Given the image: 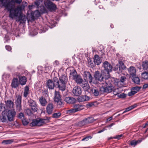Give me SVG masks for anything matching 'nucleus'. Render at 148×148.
Here are the masks:
<instances>
[{"instance_id": "obj_59", "label": "nucleus", "mask_w": 148, "mask_h": 148, "mask_svg": "<svg viewBox=\"0 0 148 148\" xmlns=\"http://www.w3.org/2000/svg\"><path fill=\"white\" fill-rule=\"evenodd\" d=\"M88 64H89L90 65H91L92 64V61L91 59L90 58H88Z\"/></svg>"}, {"instance_id": "obj_24", "label": "nucleus", "mask_w": 148, "mask_h": 148, "mask_svg": "<svg viewBox=\"0 0 148 148\" xmlns=\"http://www.w3.org/2000/svg\"><path fill=\"white\" fill-rule=\"evenodd\" d=\"M89 99V98L86 95H82L78 98V100L79 102H82L88 101Z\"/></svg>"}, {"instance_id": "obj_61", "label": "nucleus", "mask_w": 148, "mask_h": 148, "mask_svg": "<svg viewBox=\"0 0 148 148\" xmlns=\"http://www.w3.org/2000/svg\"><path fill=\"white\" fill-rule=\"evenodd\" d=\"M145 139V138H142L136 141V140L137 144L140 143L143 140H144Z\"/></svg>"}, {"instance_id": "obj_17", "label": "nucleus", "mask_w": 148, "mask_h": 148, "mask_svg": "<svg viewBox=\"0 0 148 148\" xmlns=\"http://www.w3.org/2000/svg\"><path fill=\"white\" fill-rule=\"evenodd\" d=\"M5 107L7 109V110H10V109H13V107L14 106V103L13 101L10 100H8L7 101H5Z\"/></svg>"}, {"instance_id": "obj_27", "label": "nucleus", "mask_w": 148, "mask_h": 148, "mask_svg": "<svg viewBox=\"0 0 148 148\" xmlns=\"http://www.w3.org/2000/svg\"><path fill=\"white\" fill-rule=\"evenodd\" d=\"M29 88L28 86H26L24 89V92H23V96L25 98L27 97L28 95L29 94Z\"/></svg>"}, {"instance_id": "obj_53", "label": "nucleus", "mask_w": 148, "mask_h": 148, "mask_svg": "<svg viewBox=\"0 0 148 148\" xmlns=\"http://www.w3.org/2000/svg\"><path fill=\"white\" fill-rule=\"evenodd\" d=\"M43 119V120H44V122L45 124L46 123H48L49 122V120L50 119V117H46V118H45V119Z\"/></svg>"}, {"instance_id": "obj_12", "label": "nucleus", "mask_w": 148, "mask_h": 148, "mask_svg": "<svg viewBox=\"0 0 148 148\" xmlns=\"http://www.w3.org/2000/svg\"><path fill=\"white\" fill-rule=\"evenodd\" d=\"M84 106L80 104H75L73 106V108L69 110L70 113H75L84 109Z\"/></svg>"}, {"instance_id": "obj_21", "label": "nucleus", "mask_w": 148, "mask_h": 148, "mask_svg": "<svg viewBox=\"0 0 148 148\" xmlns=\"http://www.w3.org/2000/svg\"><path fill=\"white\" fill-rule=\"evenodd\" d=\"M102 57L101 56H94V62L97 65L100 64L102 62Z\"/></svg>"}, {"instance_id": "obj_28", "label": "nucleus", "mask_w": 148, "mask_h": 148, "mask_svg": "<svg viewBox=\"0 0 148 148\" xmlns=\"http://www.w3.org/2000/svg\"><path fill=\"white\" fill-rule=\"evenodd\" d=\"M27 81V78L25 76L21 77L19 78V82L22 85L25 84Z\"/></svg>"}, {"instance_id": "obj_10", "label": "nucleus", "mask_w": 148, "mask_h": 148, "mask_svg": "<svg viewBox=\"0 0 148 148\" xmlns=\"http://www.w3.org/2000/svg\"><path fill=\"white\" fill-rule=\"evenodd\" d=\"M84 79L87 80L91 85L93 84H96L97 82L92 81V77L90 73L88 71H85L83 75Z\"/></svg>"}, {"instance_id": "obj_7", "label": "nucleus", "mask_w": 148, "mask_h": 148, "mask_svg": "<svg viewBox=\"0 0 148 148\" xmlns=\"http://www.w3.org/2000/svg\"><path fill=\"white\" fill-rule=\"evenodd\" d=\"M94 120L92 117H89L84 119L78 123V125L79 126H82L87 125L90 123L93 122Z\"/></svg>"}, {"instance_id": "obj_54", "label": "nucleus", "mask_w": 148, "mask_h": 148, "mask_svg": "<svg viewBox=\"0 0 148 148\" xmlns=\"http://www.w3.org/2000/svg\"><path fill=\"white\" fill-rule=\"evenodd\" d=\"M6 49L8 51H10L12 49V48L9 45H6L5 46Z\"/></svg>"}, {"instance_id": "obj_52", "label": "nucleus", "mask_w": 148, "mask_h": 148, "mask_svg": "<svg viewBox=\"0 0 148 148\" xmlns=\"http://www.w3.org/2000/svg\"><path fill=\"white\" fill-rule=\"evenodd\" d=\"M130 144L132 146H135L137 145L136 140H132L130 142Z\"/></svg>"}, {"instance_id": "obj_18", "label": "nucleus", "mask_w": 148, "mask_h": 148, "mask_svg": "<svg viewBox=\"0 0 148 148\" xmlns=\"http://www.w3.org/2000/svg\"><path fill=\"white\" fill-rule=\"evenodd\" d=\"M141 88V87L138 86H136L132 88L131 91L128 93L129 96H131L134 95L140 90Z\"/></svg>"}, {"instance_id": "obj_26", "label": "nucleus", "mask_w": 148, "mask_h": 148, "mask_svg": "<svg viewBox=\"0 0 148 148\" xmlns=\"http://www.w3.org/2000/svg\"><path fill=\"white\" fill-rule=\"evenodd\" d=\"M39 101L41 105L42 106H45L47 103V100L45 99L43 97H41L39 98Z\"/></svg>"}, {"instance_id": "obj_42", "label": "nucleus", "mask_w": 148, "mask_h": 148, "mask_svg": "<svg viewBox=\"0 0 148 148\" xmlns=\"http://www.w3.org/2000/svg\"><path fill=\"white\" fill-rule=\"evenodd\" d=\"M26 113L29 116H31L33 114V112L29 108H27L25 111Z\"/></svg>"}, {"instance_id": "obj_25", "label": "nucleus", "mask_w": 148, "mask_h": 148, "mask_svg": "<svg viewBox=\"0 0 148 148\" xmlns=\"http://www.w3.org/2000/svg\"><path fill=\"white\" fill-rule=\"evenodd\" d=\"M70 77L73 79H75L79 75L75 70L71 71L70 73Z\"/></svg>"}, {"instance_id": "obj_49", "label": "nucleus", "mask_w": 148, "mask_h": 148, "mask_svg": "<svg viewBox=\"0 0 148 148\" xmlns=\"http://www.w3.org/2000/svg\"><path fill=\"white\" fill-rule=\"evenodd\" d=\"M94 106V103L92 102L88 103L86 105V106L87 108H89Z\"/></svg>"}, {"instance_id": "obj_57", "label": "nucleus", "mask_w": 148, "mask_h": 148, "mask_svg": "<svg viewBox=\"0 0 148 148\" xmlns=\"http://www.w3.org/2000/svg\"><path fill=\"white\" fill-rule=\"evenodd\" d=\"M122 136V134L117 135L115 137H114V138H116L119 139Z\"/></svg>"}, {"instance_id": "obj_63", "label": "nucleus", "mask_w": 148, "mask_h": 148, "mask_svg": "<svg viewBox=\"0 0 148 148\" xmlns=\"http://www.w3.org/2000/svg\"><path fill=\"white\" fill-rule=\"evenodd\" d=\"M148 87V83L144 84L143 86V88L145 89Z\"/></svg>"}, {"instance_id": "obj_22", "label": "nucleus", "mask_w": 148, "mask_h": 148, "mask_svg": "<svg viewBox=\"0 0 148 148\" xmlns=\"http://www.w3.org/2000/svg\"><path fill=\"white\" fill-rule=\"evenodd\" d=\"M64 100L67 103L71 104L74 103L76 101V100L75 98L71 97H65Z\"/></svg>"}, {"instance_id": "obj_41", "label": "nucleus", "mask_w": 148, "mask_h": 148, "mask_svg": "<svg viewBox=\"0 0 148 148\" xmlns=\"http://www.w3.org/2000/svg\"><path fill=\"white\" fill-rule=\"evenodd\" d=\"M1 120L3 122H8V121L7 116L3 115Z\"/></svg>"}, {"instance_id": "obj_15", "label": "nucleus", "mask_w": 148, "mask_h": 148, "mask_svg": "<svg viewBox=\"0 0 148 148\" xmlns=\"http://www.w3.org/2000/svg\"><path fill=\"white\" fill-rule=\"evenodd\" d=\"M47 85L49 89H53L54 87L57 86L56 82L54 81L53 78L52 79H49L47 82Z\"/></svg>"}, {"instance_id": "obj_14", "label": "nucleus", "mask_w": 148, "mask_h": 148, "mask_svg": "<svg viewBox=\"0 0 148 148\" xmlns=\"http://www.w3.org/2000/svg\"><path fill=\"white\" fill-rule=\"evenodd\" d=\"M108 79L105 81V82H102L101 84H103L106 86V93H110L112 92L113 90V86L108 83Z\"/></svg>"}, {"instance_id": "obj_5", "label": "nucleus", "mask_w": 148, "mask_h": 148, "mask_svg": "<svg viewBox=\"0 0 148 148\" xmlns=\"http://www.w3.org/2000/svg\"><path fill=\"white\" fill-rule=\"evenodd\" d=\"M54 101L58 105L61 106L63 105V103L61 99V96L58 91H55L54 93Z\"/></svg>"}, {"instance_id": "obj_31", "label": "nucleus", "mask_w": 148, "mask_h": 148, "mask_svg": "<svg viewBox=\"0 0 148 148\" xmlns=\"http://www.w3.org/2000/svg\"><path fill=\"white\" fill-rule=\"evenodd\" d=\"M100 49H99L98 51V56H103L104 55H105L104 53V50L103 47L102 45H100L99 46Z\"/></svg>"}, {"instance_id": "obj_40", "label": "nucleus", "mask_w": 148, "mask_h": 148, "mask_svg": "<svg viewBox=\"0 0 148 148\" xmlns=\"http://www.w3.org/2000/svg\"><path fill=\"white\" fill-rule=\"evenodd\" d=\"M102 85V86L100 88L99 91L100 93L101 94L106 92V87L103 86H104L103 84Z\"/></svg>"}, {"instance_id": "obj_47", "label": "nucleus", "mask_w": 148, "mask_h": 148, "mask_svg": "<svg viewBox=\"0 0 148 148\" xmlns=\"http://www.w3.org/2000/svg\"><path fill=\"white\" fill-rule=\"evenodd\" d=\"M51 66L50 65H49L46 67V70L47 72H50L51 70Z\"/></svg>"}, {"instance_id": "obj_50", "label": "nucleus", "mask_w": 148, "mask_h": 148, "mask_svg": "<svg viewBox=\"0 0 148 148\" xmlns=\"http://www.w3.org/2000/svg\"><path fill=\"white\" fill-rule=\"evenodd\" d=\"M34 14L37 17H39L40 15V12L38 10H36L34 12Z\"/></svg>"}, {"instance_id": "obj_45", "label": "nucleus", "mask_w": 148, "mask_h": 148, "mask_svg": "<svg viewBox=\"0 0 148 148\" xmlns=\"http://www.w3.org/2000/svg\"><path fill=\"white\" fill-rule=\"evenodd\" d=\"M16 110L19 111H20L22 109L21 104H16Z\"/></svg>"}, {"instance_id": "obj_55", "label": "nucleus", "mask_w": 148, "mask_h": 148, "mask_svg": "<svg viewBox=\"0 0 148 148\" xmlns=\"http://www.w3.org/2000/svg\"><path fill=\"white\" fill-rule=\"evenodd\" d=\"M119 89L118 88H116L113 91V93L115 95H117L119 93V92H118Z\"/></svg>"}, {"instance_id": "obj_4", "label": "nucleus", "mask_w": 148, "mask_h": 148, "mask_svg": "<svg viewBox=\"0 0 148 148\" xmlns=\"http://www.w3.org/2000/svg\"><path fill=\"white\" fill-rule=\"evenodd\" d=\"M44 4L47 8L50 11H55L57 8L56 5L49 0L45 1Z\"/></svg>"}, {"instance_id": "obj_46", "label": "nucleus", "mask_w": 148, "mask_h": 148, "mask_svg": "<svg viewBox=\"0 0 148 148\" xmlns=\"http://www.w3.org/2000/svg\"><path fill=\"white\" fill-rule=\"evenodd\" d=\"M92 137L90 136H88L84 138H83L82 140L83 141H87L89 140V139H91Z\"/></svg>"}, {"instance_id": "obj_48", "label": "nucleus", "mask_w": 148, "mask_h": 148, "mask_svg": "<svg viewBox=\"0 0 148 148\" xmlns=\"http://www.w3.org/2000/svg\"><path fill=\"white\" fill-rule=\"evenodd\" d=\"M18 117L22 120L24 119V116L22 112L20 113L18 116Z\"/></svg>"}, {"instance_id": "obj_58", "label": "nucleus", "mask_w": 148, "mask_h": 148, "mask_svg": "<svg viewBox=\"0 0 148 148\" xmlns=\"http://www.w3.org/2000/svg\"><path fill=\"white\" fill-rule=\"evenodd\" d=\"M93 55L94 56H98V51H96L95 50H93L92 51Z\"/></svg>"}, {"instance_id": "obj_43", "label": "nucleus", "mask_w": 148, "mask_h": 148, "mask_svg": "<svg viewBox=\"0 0 148 148\" xmlns=\"http://www.w3.org/2000/svg\"><path fill=\"white\" fill-rule=\"evenodd\" d=\"M61 115L60 112L55 113L53 114V117L54 118H58Z\"/></svg>"}, {"instance_id": "obj_64", "label": "nucleus", "mask_w": 148, "mask_h": 148, "mask_svg": "<svg viewBox=\"0 0 148 148\" xmlns=\"http://www.w3.org/2000/svg\"><path fill=\"white\" fill-rule=\"evenodd\" d=\"M22 1V0H15L14 2L16 3L20 4Z\"/></svg>"}, {"instance_id": "obj_62", "label": "nucleus", "mask_w": 148, "mask_h": 148, "mask_svg": "<svg viewBox=\"0 0 148 148\" xmlns=\"http://www.w3.org/2000/svg\"><path fill=\"white\" fill-rule=\"evenodd\" d=\"M54 65L56 66L59 64V62L57 60H56L53 63Z\"/></svg>"}, {"instance_id": "obj_8", "label": "nucleus", "mask_w": 148, "mask_h": 148, "mask_svg": "<svg viewBox=\"0 0 148 148\" xmlns=\"http://www.w3.org/2000/svg\"><path fill=\"white\" fill-rule=\"evenodd\" d=\"M16 114V112L14 109L8 110L7 116L8 121L12 122L14 121Z\"/></svg>"}, {"instance_id": "obj_32", "label": "nucleus", "mask_w": 148, "mask_h": 148, "mask_svg": "<svg viewBox=\"0 0 148 148\" xmlns=\"http://www.w3.org/2000/svg\"><path fill=\"white\" fill-rule=\"evenodd\" d=\"M81 86L82 87L83 89L85 91H88L90 88L89 85L86 83L82 84Z\"/></svg>"}, {"instance_id": "obj_2", "label": "nucleus", "mask_w": 148, "mask_h": 148, "mask_svg": "<svg viewBox=\"0 0 148 148\" xmlns=\"http://www.w3.org/2000/svg\"><path fill=\"white\" fill-rule=\"evenodd\" d=\"M54 81L56 82L57 87L62 91L64 90L65 89L66 84L68 79L66 75H61L59 78V81L58 78L55 77H53Z\"/></svg>"}, {"instance_id": "obj_56", "label": "nucleus", "mask_w": 148, "mask_h": 148, "mask_svg": "<svg viewBox=\"0 0 148 148\" xmlns=\"http://www.w3.org/2000/svg\"><path fill=\"white\" fill-rule=\"evenodd\" d=\"M126 79V78L125 76H122L121 77L120 81L122 82H124Z\"/></svg>"}, {"instance_id": "obj_6", "label": "nucleus", "mask_w": 148, "mask_h": 148, "mask_svg": "<svg viewBox=\"0 0 148 148\" xmlns=\"http://www.w3.org/2000/svg\"><path fill=\"white\" fill-rule=\"evenodd\" d=\"M44 124V120L40 118H38L36 119L33 120L32 122L30 123V126H41Z\"/></svg>"}, {"instance_id": "obj_30", "label": "nucleus", "mask_w": 148, "mask_h": 148, "mask_svg": "<svg viewBox=\"0 0 148 148\" xmlns=\"http://www.w3.org/2000/svg\"><path fill=\"white\" fill-rule=\"evenodd\" d=\"M137 106V105L136 104H134L133 105L130 106L125 109V110L123 112V114L132 110L136 107Z\"/></svg>"}, {"instance_id": "obj_3", "label": "nucleus", "mask_w": 148, "mask_h": 148, "mask_svg": "<svg viewBox=\"0 0 148 148\" xmlns=\"http://www.w3.org/2000/svg\"><path fill=\"white\" fill-rule=\"evenodd\" d=\"M104 76H107V75L106 72L103 71L100 72L97 71H96L95 73L94 77L95 80L100 82L101 83H100L101 84L102 82H105V81H103Z\"/></svg>"}, {"instance_id": "obj_1", "label": "nucleus", "mask_w": 148, "mask_h": 148, "mask_svg": "<svg viewBox=\"0 0 148 148\" xmlns=\"http://www.w3.org/2000/svg\"><path fill=\"white\" fill-rule=\"evenodd\" d=\"M7 0H3V5L5 6L6 9L9 12V17L13 19L14 17H18V20L21 23H24L26 21L27 18L25 15H23L22 14V10L24 9V6H17L15 8L13 9L14 5L11 2H6Z\"/></svg>"}, {"instance_id": "obj_20", "label": "nucleus", "mask_w": 148, "mask_h": 148, "mask_svg": "<svg viewBox=\"0 0 148 148\" xmlns=\"http://www.w3.org/2000/svg\"><path fill=\"white\" fill-rule=\"evenodd\" d=\"M54 108L53 105L52 103H49L47 107V111L48 114H52Z\"/></svg>"}, {"instance_id": "obj_23", "label": "nucleus", "mask_w": 148, "mask_h": 148, "mask_svg": "<svg viewBox=\"0 0 148 148\" xmlns=\"http://www.w3.org/2000/svg\"><path fill=\"white\" fill-rule=\"evenodd\" d=\"M19 84L18 79L14 78L13 79L11 84V86L13 88H16L18 87Z\"/></svg>"}, {"instance_id": "obj_35", "label": "nucleus", "mask_w": 148, "mask_h": 148, "mask_svg": "<svg viewBox=\"0 0 148 148\" xmlns=\"http://www.w3.org/2000/svg\"><path fill=\"white\" fill-rule=\"evenodd\" d=\"M5 105L3 103H1L0 104V112L1 111L5 112L7 111V109L5 108Z\"/></svg>"}, {"instance_id": "obj_11", "label": "nucleus", "mask_w": 148, "mask_h": 148, "mask_svg": "<svg viewBox=\"0 0 148 148\" xmlns=\"http://www.w3.org/2000/svg\"><path fill=\"white\" fill-rule=\"evenodd\" d=\"M119 65H116L114 68V70L115 71H117L119 73L122 72V71L125 69L126 66L124 65V63L122 61H119Z\"/></svg>"}, {"instance_id": "obj_44", "label": "nucleus", "mask_w": 148, "mask_h": 148, "mask_svg": "<svg viewBox=\"0 0 148 148\" xmlns=\"http://www.w3.org/2000/svg\"><path fill=\"white\" fill-rule=\"evenodd\" d=\"M13 140H4L3 141V143L5 144H8L11 143L13 142Z\"/></svg>"}, {"instance_id": "obj_9", "label": "nucleus", "mask_w": 148, "mask_h": 148, "mask_svg": "<svg viewBox=\"0 0 148 148\" xmlns=\"http://www.w3.org/2000/svg\"><path fill=\"white\" fill-rule=\"evenodd\" d=\"M103 66L104 68V70L103 71L106 72L107 77H108L109 76V72L112 71V66L107 61H105L103 62Z\"/></svg>"}, {"instance_id": "obj_33", "label": "nucleus", "mask_w": 148, "mask_h": 148, "mask_svg": "<svg viewBox=\"0 0 148 148\" xmlns=\"http://www.w3.org/2000/svg\"><path fill=\"white\" fill-rule=\"evenodd\" d=\"M3 0H0V7L1 6H3L5 7V9H6V7L3 5V4L2 3V2H3ZM15 0H11V1H10L9 0H7L6 1V2H7V3H8V2H11V4L14 5V8L13 9H15L16 8H15V5L14 4H13L12 3V2H14Z\"/></svg>"}, {"instance_id": "obj_34", "label": "nucleus", "mask_w": 148, "mask_h": 148, "mask_svg": "<svg viewBox=\"0 0 148 148\" xmlns=\"http://www.w3.org/2000/svg\"><path fill=\"white\" fill-rule=\"evenodd\" d=\"M142 66L144 70H147L148 69V61L145 60L143 62Z\"/></svg>"}, {"instance_id": "obj_60", "label": "nucleus", "mask_w": 148, "mask_h": 148, "mask_svg": "<svg viewBox=\"0 0 148 148\" xmlns=\"http://www.w3.org/2000/svg\"><path fill=\"white\" fill-rule=\"evenodd\" d=\"M23 4L21 6H24V8L25 7L27 6V2L25 1H23L22 3Z\"/></svg>"}, {"instance_id": "obj_51", "label": "nucleus", "mask_w": 148, "mask_h": 148, "mask_svg": "<svg viewBox=\"0 0 148 148\" xmlns=\"http://www.w3.org/2000/svg\"><path fill=\"white\" fill-rule=\"evenodd\" d=\"M22 120L23 124L24 125H26L28 124V122L24 118V119H22Z\"/></svg>"}, {"instance_id": "obj_13", "label": "nucleus", "mask_w": 148, "mask_h": 148, "mask_svg": "<svg viewBox=\"0 0 148 148\" xmlns=\"http://www.w3.org/2000/svg\"><path fill=\"white\" fill-rule=\"evenodd\" d=\"M29 105L31 109L34 112H37L38 110L37 104L36 102L32 99H30L28 101Z\"/></svg>"}, {"instance_id": "obj_37", "label": "nucleus", "mask_w": 148, "mask_h": 148, "mask_svg": "<svg viewBox=\"0 0 148 148\" xmlns=\"http://www.w3.org/2000/svg\"><path fill=\"white\" fill-rule=\"evenodd\" d=\"M92 92L95 96H97L100 93L99 92L96 88H93L92 89Z\"/></svg>"}, {"instance_id": "obj_19", "label": "nucleus", "mask_w": 148, "mask_h": 148, "mask_svg": "<svg viewBox=\"0 0 148 148\" xmlns=\"http://www.w3.org/2000/svg\"><path fill=\"white\" fill-rule=\"evenodd\" d=\"M128 70L130 75L132 77L136 76V70L135 67L133 66H130L128 69Z\"/></svg>"}, {"instance_id": "obj_29", "label": "nucleus", "mask_w": 148, "mask_h": 148, "mask_svg": "<svg viewBox=\"0 0 148 148\" xmlns=\"http://www.w3.org/2000/svg\"><path fill=\"white\" fill-rule=\"evenodd\" d=\"M74 80H75V82L77 84H79L81 85L82 84H83V80L81 76L79 75Z\"/></svg>"}, {"instance_id": "obj_39", "label": "nucleus", "mask_w": 148, "mask_h": 148, "mask_svg": "<svg viewBox=\"0 0 148 148\" xmlns=\"http://www.w3.org/2000/svg\"><path fill=\"white\" fill-rule=\"evenodd\" d=\"M21 96L18 95L17 97V99L16 101V104H21Z\"/></svg>"}, {"instance_id": "obj_36", "label": "nucleus", "mask_w": 148, "mask_h": 148, "mask_svg": "<svg viewBox=\"0 0 148 148\" xmlns=\"http://www.w3.org/2000/svg\"><path fill=\"white\" fill-rule=\"evenodd\" d=\"M133 80L134 82L137 84H139L140 83V79L139 77H136V76L133 77Z\"/></svg>"}, {"instance_id": "obj_38", "label": "nucleus", "mask_w": 148, "mask_h": 148, "mask_svg": "<svg viewBox=\"0 0 148 148\" xmlns=\"http://www.w3.org/2000/svg\"><path fill=\"white\" fill-rule=\"evenodd\" d=\"M141 76L144 79H148V71L143 72Z\"/></svg>"}, {"instance_id": "obj_16", "label": "nucleus", "mask_w": 148, "mask_h": 148, "mask_svg": "<svg viewBox=\"0 0 148 148\" xmlns=\"http://www.w3.org/2000/svg\"><path fill=\"white\" fill-rule=\"evenodd\" d=\"M82 91V89L80 87L75 86L73 88L72 92L75 96H78L81 94Z\"/></svg>"}]
</instances>
